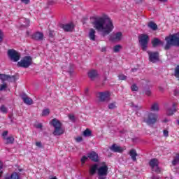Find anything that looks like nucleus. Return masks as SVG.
I'll use <instances>...</instances> for the list:
<instances>
[{
  "label": "nucleus",
  "instance_id": "nucleus-1",
  "mask_svg": "<svg viewBox=\"0 0 179 179\" xmlns=\"http://www.w3.org/2000/svg\"><path fill=\"white\" fill-rule=\"evenodd\" d=\"M94 27L100 33L103 37L108 36L114 30V24L108 16L95 17L92 22Z\"/></svg>",
  "mask_w": 179,
  "mask_h": 179
},
{
  "label": "nucleus",
  "instance_id": "nucleus-2",
  "mask_svg": "<svg viewBox=\"0 0 179 179\" xmlns=\"http://www.w3.org/2000/svg\"><path fill=\"white\" fill-rule=\"evenodd\" d=\"M166 44L164 46V50L166 51L170 50L171 47H179V34H173L165 38Z\"/></svg>",
  "mask_w": 179,
  "mask_h": 179
},
{
  "label": "nucleus",
  "instance_id": "nucleus-3",
  "mask_svg": "<svg viewBox=\"0 0 179 179\" xmlns=\"http://www.w3.org/2000/svg\"><path fill=\"white\" fill-rule=\"evenodd\" d=\"M50 125H52V127L55 128L53 131V135H55V136H61V135L64 134L62 123H61L59 120L54 118L51 120Z\"/></svg>",
  "mask_w": 179,
  "mask_h": 179
},
{
  "label": "nucleus",
  "instance_id": "nucleus-4",
  "mask_svg": "<svg viewBox=\"0 0 179 179\" xmlns=\"http://www.w3.org/2000/svg\"><path fill=\"white\" fill-rule=\"evenodd\" d=\"M159 120V115L153 113H149L143 117V122L147 125H155Z\"/></svg>",
  "mask_w": 179,
  "mask_h": 179
},
{
  "label": "nucleus",
  "instance_id": "nucleus-5",
  "mask_svg": "<svg viewBox=\"0 0 179 179\" xmlns=\"http://www.w3.org/2000/svg\"><path fill=\"white\" fill-rule=\"evenodd\" d=\"M150 40V38L148 34H142L138 36V43L143 51H146V50H148V44H149Z\"/></svg>",
  "mask_w": 179,
  "mask_h": 179
},
{
  "label": "nucleus",
  "instance_id": "nucleus-6",
  "mask_svg": "<svg viewBox=\"0 0 179 179\" xmlns=\"http://www.w3.org/2000/svg\"><path fill=\"white\" fill-rule=\"evenodd\" d=\"M31 65H33V58L30 56L24 57L20 62H17V66L18 68H29Z\"/></svg>",
  "mask_w": 179,
  "mask_h": 179
},
{
  "label": "nucleus",
  "instance_id": "nucleus-7",
  "mask_svg": "<svg viewBox=\"0 0 179 179\" xmlns=\"http://www.w3.org/2000/svg\"><path fill=\"white\" fill-rule=\"evenodd\" d=\"M7 55L13 62H17L20 59V53L14 49H9Z\"/></svg>",
  "mask_w": 179,
  "mask_h": 179
},
{
  "label": "nucleus",
  "instance_id": "nucleus-8",
  "mask_svg": "<svg viewBox=\"0 0 179 179\" xmlns=\"http://www.w3.org/2000/svg\"><path fill=\"white\" fill-rule=\"evenodd\" d=\"M98 179H106L108 174V166L103 165L98 168Z\"/></svg>",
  "mask_w": 179,
  "mask_h": 179
},
{
  "label": "nucleus",
  "instance_id": "nucleus-9",
  "mask_svg": "<svg viewBox=\"0 0 179 179\" xmlns=\"http://www.w3.org/2000/svg\"><path fill=\"white\" fill-rule=\"evenodd\" d=\"M99 99L101 103H110L111 101V93L108 91L99 92Z\"/></svg>",
  "mask_w": 179,
  "mask_h": 179
},
{
  "label": "nucleus",
  "instance_id": "nucleus-10",
  "mask_svg": "<svg viewBox=\"0 0 179 179\" xmlns=\"http://www.w3.org/2000/svg\"><path fill=\"white\" fill-rule=\"evenodd\" d=\"M0 79L2 82V83H4L5 81L8 80V82H11L15 83L16 82L17 79H19V76L15 75V76H9L6 74H1L0 73Z\"/></svg>",
  "mask_w": 179,
  "mask_h": 179
},
{
  "label": "nucleus",
  "instance_id": "nucleus-11",
  "mask_svg": "<svg viewBox=\"0 0 179 179\" xmlns=\"http://www.w3.org/2000/svg\"><path fill=\"white\" fill-rule=\"evenodd\" d=\"M8 131H4L2 134L1 136L3 138V139H4V141H6V145H13V143H15V138L13 137V136H8Z\"/></svg>",
  "mask_w": 179,
  "mask_h": 179
},
{
  "label": "nucleus",
  "instance_id": "nucleus-12",
  "mask_svg": "<svg viewBox=\"0 0 179 179\" xmlns=\"http://www.w3.org/2000/svg\"><path fill=\"white\" fill-rule=\"evenodd\" d=\"M149 55V61L150 62H152V64H155L159 61V52H147Z\"/></svg>",
  "mask_w": 179,
  "mask_h": 179
},
{
  "label": "nucleus",
  "instance_id": "nucleus-13",
  "mask_svg": "<svg viewBox=\"0 0 179 179\" xmlns=\"http://www.w3.org/2000/svg\"><path fill=\"white\" fill-rule=\"evenodd\" d=\"M151 43L152 44V47L154 48H156V47H163L164 45V42L162 41H160L159 38H154V39L151 41Z\"/></svg>",
  "mask_w": 179,
  "mask_h": 179
},
{
  "label": "nucleus",
  "instance_id": "nucleus-14",
  "mask_svg": "<svg viewBox=\"0 0 179 179\" xmlns=\"http://www.w3.org/2000/svg\"><path fill=\"white\" fill-rule=\"evenodd\" d=\"M21 99L24 101V104H27V106H31V104H33V99H31L30 97H28L27 94L25 93L21 95Z\"/></svg>",
  "mask_w": 179,
  "mask_h": 179
},
{
  "label": "nucleus",
  "instance_id": "nucleus-15",
  "mask_svg": "<svg viewBox=\"0 0 179 179\" xmlns=\"http://www.w3.org/2000/svg\"><path fill=\"white\" fill-rule=\"evenodd\" d=\"M109 149L111 150V152H114L115 153H122V152H124L122 148L117 145V144H113Z\"/></svg>",
  "mask_w": 179,
  "mask_h": 179
},
{
  "label": "nucleus",
  "instance_id": "nucleus-16",
  "mask_svg": "<svg viewBox=\"0 0 179 179\" xmlns=\"http://www.w3.org/2000/svg\"><path fill=\"white\" fill-rule=\"evenodd\" d=\"M122 37V32L119 31L117 33H113L110 36V40H112V41H120Z\"/></svg>",
  "mask_w": 179,
  "mask_h": 179
},
{
  "label": "nucleus",
  "instance_id": "nucleus-17",
  "mask_svg": "<svg viewBox=\"0 0 179 179\" xmlns=\"http://www.w3.org/2000/svg\"><path fill=\"white\" fill-rule=\"evenodd\" d=\"M31 38L36 41H41L44 38V34L41 32H36L31 36Z\"/></svg>",
  "mask_w": 179,
  "mask_h": 179
},
{
  "label": "nucleus",
  "instance_id": "nucleus-18",
  "mask_svg": "<svg viewBox=\"0 0 179 179\" xmlns=\"http://www.w3.org/2000/svg\"><path fill=\"white\" fill-rule=\"evenodd\" d=\"M87 155L88 159H90V160H92V162H94L95 163H97V162H99V155H97L96 152L92 151Z\"/></svg>",
  "mask_w": 179,
  "mask_h": 179
},
{
  "label": "nucleus",
  "instance_id": "nucleus-19",
  "mask_svg": "<svg viewBox=\"0 0 179 179\" xmlns=\"http://www.w3.org/2000/svg\"><path fill=\"white\" fill-rule=\"evenodd\" d=\"M99 171V164H94L90 168V175L94 176Z\"/></svg>",
  "mask_w": 179,
  "mask_h": 179
},
{
  "label": "nucleus",
  "instance_id": "nucleus-20",
  "mask_svg": "<svg viewBox=\"0 0 179 179\" xmlns=\"http://www.w3.org/2000/svg\"><path fill=\"white\" fill-rule=\"evenodd\" d=\"M61 27L64 31H72L73 30V24H62Z\"/></svg>",
  "mask_w": 179,
  "mask_h": 179
},
{
  "label": "nucleus",
  "instance_id": "nucleus-21",
  "mask_svg": "<svg viewBox=\"0 0 179 179\" xmlns=\"http://www.w3.org/2000/svg\"><path fill=\"white\" fill-rule=\"evenodd\" d=\"M173 109H171V108H168L167 111H166V114L167 115H173L174 114V113L177 112V103H173L172 105Z\"/></svg>",
  "mask_w": 179,
  "mask_h": 179
},
{
  "label": "nucleus",
  "instance_id": "nucleus-22",
  "mask_svg": "<svg viewBox=\"0 0 179 179\" xmlns=\"http://www.w3.org/2000/svg\"><path fill=\"white\" fill-rule=\"evenodd\" d=\"M97 76H99V73L96 70H91L88 72V77L91 80H94Z\"/></svg>",
  "mask_w": 179,
  "mask_h": 179
},
{
  "label": "nucleus",
  "instance_id": "nucleus-23",
  "mask_svg": "<svg viewBox=\"0 0 179 179\" xmlns=\"http://www.w3.org/2000/svg\"><path fill=\"white\" fill-rule=\"evenodd\" d=\"M88 36L92 41H96V30H94L93 28H91L90 29Z\"/></svg>",
  "mask_w": 179,
  "mask_h": 179
},
{
  "label": "nucleus",
  "instance_id": "nucleus-24",
  "mask_svg": "<svg viewBox=\"0 0 179 179\" xmlns=\"http://www.w3.org/2000/svg\"><path fill=\"white\" fill-rule=\"evenodd\" d=\"M20 23L21 24V27H29L30 25V20L26 18H22L20 20Z\"/></svg>",
  "mask_w": 179,
  "mask_h": 179
},
{
  "label": "nucleus",
  "instance_id": "nucleus-25",
  "mask_svg": "<svg viewBox=\"0 0 179 179\" xmlns=\"http://www.w3.org/2000/svg\"><path fill=\"white\" fill-rule=\"evenodd\" d=\"M129 155H130V157H131V159L134 162H136V156H138V153H136V150L135 149H131L129 152Z\"/></svg>",
  "mask_w": 179,
  "mask_h": 179
},
{
  "label": "nucleus",
  "instance_id": "nucleus-26",
  "mask_svg": "<svg viewBox=\"0 0 179 179\" xmlns=\"http://www.w3.org/2000/svg\"><path fill=\"white\" fill-rule=\"evenodd\" d=\"M149 164H150L151 169H153V168L156 167L157 166H159V161L157 160V159L153 158L150 161Z\"/></svg>",
  "mask_w": 179,
  "mask_h": 179
},
{
  "label": "nucleus",
  "instance_id": "nucleus-27",
  "mask_svg": "<svg viewBox=\"0 0 179 179\" xmlns=\"http://www.w3.org/2000/svg\"><path fill=\"white\" fill-rule=\"evenodd\" d=\"M174 76L179 81V65H177L174 69Z\"/></svg>",
  "mask_w": 179,
  "mask_h": 179
},
{
  "label": "nucleus",
  "instance_id": "nucleus-28",
  "mask_svg": "<svg viewBox=\"0 0 179 179\" xmlns=\"http://www.w3.org/2000/svg\"><path fill=\"white\" fill-rule=\"evenodd\" d=\"M148 27H150V29H152V30L155 31L157 29V24L151 21L148 23Z\"/></svg>",
  "mask_w": 179,
  "mask_h": 179
},
{
  "label": "nucleus",
  "instance_id": "nucleus-29",
  "mask_svg": "<svg viewBox=\"0 0 179 179\" xmlns=\"http://www.w3.org/2000/svg\"><path fill=\"white\" fill-rule=\"evenodd\" d=\"M83 136H85V137L92 136V131L89 129H86L83 131Z\"/></svg>",
  "mask_w": 179,
  "mask_h": 179
},
{
  "label": "nucleus",
  "instance_id": "nucleus-30",
  "mask_svg": "<svg viewBox=\"0 0 179 179\" xmlns=\"http://www.w3.org/2000/svg\"><path fill=\"white\" fill-rule=\"evenodd\" d=\"M159 103H154L151 106V111H159Z\"/></svg>",
  "mask_w": 179,
  "mask_h": 179
},
{
  "label": "nucleus",
  "instance_id": "nucleus-31",
  "mask_svg": "<svg viewBox=\"0 0 179 179\" xmlns=\"http://www.w3.org/2000/svg\"><path fill=\"white\" fill-rule=\"evenodd\" d=\"M179 163V154H177L173 160L172 161L173 166H176Z\"/></svg>",
  "mask_w": 179,
  "mask_h": 179
},
{
  "label": "nucleus",
  "instance_id": "nucleus-32",
  "mask_svg": "<svg viewBox=\"0 0 179 179\" xmlns=\"http://www.w3.org/2000/svg\"><path fill=\"white\" fill-rule=\"evenodd\" d=\"M108 108L109 110H114V108H117V102H112L108 105Z\"/></svg>",
  "mask_w": 179,
  "mask_h": 179
},
{
  "label": "nucleus",
  "instance_id": "nucleus-33",
  "mask_svg": "<svg viewBox=\"0 0 179 179\" xmlns=\"http://www.w3.org/2000/svg\"><path fill=\"white\" fill-rule=\"evenodd\" d=\"M122 48V46H121V45H117L114 46L113 52H120V51L121 50Z\"/></svg>",
  "mask_w": 179,
  "mask_h": 179
},
{
  "label": "nucleus",
  "instance_id": "nucleus-34",
  "mask_svg": "<svg viewBox=\"0 0 179 179\" xmlns=\"http://www.w3.org/2000/svg\"><path fill=\"white\" fill-rule=\"evenodd\" d=\"M0 110L3 114H8V108L6 107L5 105H1Z\"/></svg>",
  "mask_w": 179,
  "mask_h": 179
},
{
  "label": "nucleus",
  "instance_id": "nucleus-35",
  "mask_svg": "<svg viewBox=\"0 0 179 179\" xmlns=\"http://www.w3.org/2000/svg\"><path fill=\"white\" fill-rule=\"evenodd\" d=\"M143 93H144V94H145L146 96H151L152 91L150 90V88L144 89Z\"/></svg>",
  "mask_w": 179,
  "mask_h": 179
},
{
  "label": "nucleus",
  "instance_id": "nucleus-36",
  "mask_svg": "<svg viewBox=\"0 0 179 179\" xmlns=\"http://www.w3.org/2000/svg\"><path fill=\"white\" fill-rule=\"evenodd\" d=\"M50 115V110L48 108L44 109L42 112V117H47Z\"/></svg>",
  "mask_w": 179,
  "mask_h": 179
},
{
  "label": "nucleus",
  "instance_id": "nucleus-37",
  "mask_svg": "<svg viewBox=\"0 0 179 179\" xmlns=\"http://www.w3.org/2000/svg\"><path fill=\"white\" fill-rule=\"evenodd\" d=\"M152 171H155L157 174H159L161 170L160 167H159V165H157V166H155L154 168H151Z\"/></svg>",
  "mask_w": 179,
  "mask_h": 179
},
{
  "label": "nucleus",
  "instance_id": "nucleus-38",
  "mask_svg": "<svg viewBox=\"0 0 179 179\" xmlns=\"http://www.w3.org/2000/svg\"><path fill=\"white\" fill-rule=\"evenodd\" d=\"M10 178L11 179H20V176H19V174H17V173L15 172V173H12V175L10 176Z\"/></svg>",
  "mask_w": 179,
  "mask_h": 179
},
{
  "label": "nucleus",
  "instance_id": "nucleus-39",
  "mask_svg": "<svg viewBox=\"0 0 179 179\" xmlns=\"http://www.w3.org/2000/svg\"><path fill=\"white\" fill-rule=\"evenodd\" d=\"M87 159H89V155L83 156V157L80 159V162H81L82 164H85L86 163V160H87Z\"/></svg>",
  "mask_w": 179,
  "mask_h": 179
},
{
  "label": "nucleus",
  "instance_id": "nucleus-40",
  "mask_svg": "<svg viewBox=\"0 0 179 179\" xmlns=\"http://www.w3.org/2000/svg\"><path fill=\"white\" fill-rule=\"evenodd\" d=\"M139 90V87L136 86V84H133L131 85V92H138Z\"/></svg>",
  "mask_w": 179,
  "mask_h": 179
},
{
  "label": "nucleus",
  "instance_id": "nucleus-41",
  "mask_svg": "<svg viewBox=\"0 0 179 179\" xmlns=\"http://www.w3.org/2000/svg\"><path fill=\"white\" fill-rule=\"evenodd\" d=\"M118 78H119L120 80H126L127 76H125L124 74H120V75H119Z\"/></svg>",
  "mask_w": 179,
  "mask_h": 179
},
{
  "label": "nucleus",
  "instance_id": "nucleus-42",
  "mask_svg": "<svg viewBox=\"0 0 179 179\" xmlns=\"http://www.w3.org/2000/svg\"><path fill=\"white\" fill-rule=\"evenodd\" d=\"M69 120H71L72 121V122H75V121H76L75 115H69Z\"/></svg>",
  "mask_w": 179,
  "mask_h": 179
},
{
  "label": "nucleus",
  "instance_id": "nucleus-43",
  "mask_svg": "<svg viewBox=\"0 0 179 179\" xmlns=\"http://www.w3.org/2000/svg\"><path fill=\"white\" fill-rule=\"evenodd\" d=\"M75 139L77 143H80V142H82V141H83V138H82V136H78Z\"/></svg>",
  "mask_w": 179,
  "mask_h": 179
},
{
  "label": "nucleus",
  "instance_id": "nucleus-44",
  "mask_svg": "<svg viewBox=\"0 0 179 179\" xmlns=\"http://www.w3.org/2000/svg\"><path fill=\"white\" fill-rule=\"evenodd\" d=\"M7 86H6V84H3L0 86V90L2 91V90H5L6 89Z\"/></svg>",
  "mask_w": 179,
  "mask_h": 179
},
{
  "label": "nucleus",
  "instance_id": "nucleus-45",
  "mask_svg": "<svg viewBox=\"0 0 179 179\" xmlns=\"http://www.w3.org/2000/svg\"><path fill=\"white\" fill-rule=\"evenodd\" d=\"M3 40V33L0 30V43Z\"/></svg>",
  "mask_w": 179,
  "mask_h": 179
},
{
  "label": "nucleus",
  "instance_id": "nucleus-46",
  "mask_svg": "<svg viewBox=\"0 0 179 179\" xmlns=\"http://www.w3.org/2000/svg\"><path fill=\"white\" fill-rule=\"evenodd\" d=\"M173 94L174 96H178L179 95V90L176 89L174 91H173Z\"/></svg>",
  "mask_w": 179,
  "mask_h": 179
},
{
  "label": "nucleus",
  "instance_id": "nucleus-47",
  "mask_svg": "<svg viewBox=\"0 0 179 179\" xmlns=\"http://www.w3.org/2000/svg\"><path fill=\"white\" fill-rule=\"evenodd\" d=\"M134 108H135V110H136L138 111L139 110H142V106H139L138 105H136Z\"/></svg>",
  "mask_w": 179,
  "mask_h": 179
},
{
  "label": "nucleus",
  "instance_id": "nucleus-48",
  "mask_svg": "<svg viewBox=\"0 0 179 179\" xmlns=\"http://www.w3.org/2000/svg\"><path fill=\"white\" fill-rule=\"evenodd\" d=\"M36 146H37L38 148H42L43 145H41V142H36Z\"/></svg>",
  "mask_w": 179,
  "mask_h": 179
},
{
  "label": "nucleus",
  "instance_id": "nucleus-49",
  "mask_svg": "<svg viewBox=\"0 0 179 179\" xmlns=\"http://www.w3.org/2000/svg\"><path fill=\"white\" fill-rule=\"evenodd\" d=\"M164 135L166 136V137H167V136H169V131H167V130H164Z\"/></svg>",
  "mask_w": 179,
  "mask_h": 179
},
{
  "label": "nucleus",
  "instance_id": "nucleus-50",
  "mask_svg": "<svg viewBox=\"0 0 179 179\" xmlns=\"http://www.w3.org/2000/svg\"><path fill=\"white\" fill-rule=\"evenodd\" d=\"M151 179H162V178L153 175V176L151 177Z\"/></svg>",
  "mask_w": 179,
  "mask_h": 179
},
{
  "label": "nucleus",
  "instance_id": "nucleus-51",
  "mask_svg": "<svg viewBox=\"0 0 179 179\" xmlns=\"http://www.w3.org/2000/svg\"><path fill=\"white\" fill-rule=\"evenodd\" d=\"M21 1H22V2H23L26 5H27L30 2V0H21Z\"/></svg>",
  "mask_w": 179,
  "mask_h": 179
},
{
  "label": "nucleus",
  "instance_id": "nucleus-52",
  "mask_svg": "<svg viewBox=\"0 0 179 179\" xmlns=\"http://www.w3.org/2000/svg\"><path fill=\"white\" fill-rule=\"evenodd\" d=\"M68 72H69L70 76H72V75L73 73V69H71Z\"/></svg>",
  "mask_w": 179,
  "mask_h": 179
},
{
  "label": "nucleus",
  "instance_id": "nucleus-53",
  "mask_svg": "<svg viewBox=\"0 0 179 179\" xmlns=\"http://www.w3.org/2000/svg\"><path fill=\"white\" fill-rule=\"evenodd\" d=\"M36 128H38V129L43 128V124H41V123L38 124L36 126Z\"/></svg>",
  "mask_w": 179,
  "mask_h": 179
},
{
  "label": "nucleus",
  "instance_id": "nucleus-54",
  "mask_svg": "<svg viewBox=\"0 0 179 179\" xmlns=\"http://www.w3.org/2000/svg\"><path fill=\"white\" fill-rule=\"evenodd\" d=\"M50 37H54V32L50 31V34H49Z\"/></svg>",
  "mask_w": 179,
  "mask_h": 179
},
{
  "label": "nucleus",
  "instance_id": "nucleus-55",
  "mask_svg": "<svg viewBox=\"0 0 179 179\" xmlns=\"http://www.w3.org/2000/svg\"><path fill=\"white\" fill-rule=\"evenodd\" d=\"M48 5H54V1H49L48 2Z\"/></svg>",
  "mask_w": 179,
  "mask_h": 179
},
{
  "label": "nucleus",
  "instance_id": "nucleus-56",
  "mask_svg": "<svg viewBox=\"0 0 179 179\" xmlns=\"http://www.w3.org/2000/svg\"><path fill=\"white\" fill-rule=\"evenodd\" d=\"M136 105H135L134 103V102H131V103H130V107H131L132 108H134V107L136 106Z\"/></svg>",
  "mask_w": 179,
  "mask_h": 179
},
{
  "label": "nucleus",
  "instance_id": "nucleus-57",
  "mask_svg": "<svg viewBox=\"0 0 179 179\" xmlns=\"http://www.w3.org/2000/svg\"><path fill=\"white\" fill-rule=\"evenodd\" d=\"M3 168V164H2V162L0 161V170H2Z\"/></svg>",
  "mask_w": 179,
  "mask_h": 179
},
{
  "label": "nucleus",
  "instance_id": "nucleus-58",
  "mask_svg": "<svg viewBox=\"0 0 179 179\" xmlns=\"http://www.w3.org/2000/svg\"><path fill=\"white\" fill-rule=\"evenodd\" d=\"M106 48L105 47L101 48V52H106Z\"/></svg>",
  "mask_w": 179,
  "mask_h": 179
},
{
  "label": "nucleus",
  "instance_id": "nucleus-59",
  "mask_svg": "<svg viewBox=\"0 0 179 179\" xmlns=\"http://www.w3.org/2000/svg\"><path fill=\"white\" fill-rule=\"evenodd\" d=\"M138 71V69H131V72H136Z\"/></svg>",
  "mask_w": 179,
  "mask_h": 179
},
{
  "label": "nucleus",
  "instance_id": "nucleus-60",
  "mask_svg": "<svg viewBox=\"0 0 179 179\" xmlns=\"http://www.w3.org/2000/svg\"><path fill=\"white\" fill-rule=\"evenodd\" d=\"M159 91L160 92H164V88L159 87Z\"/></svg>",
  "mask_w": 179,
  "mask_h": 179
},
{
  "label": "nucleus",
  "instance_id": "nucleus-61",
  "mask_svg": "<svg viewBox=\"0 0 179 179\" xmlns=\"http://www.w3.org/2000/svg\"><path fill=\"white\" fill-rule=\"evenodd\" d=\"M30 34V32L29 31H27V36H29Z\"/></svg>",
  "mask_w": 179,
  "mask_h": 179
},
{
  "label": "nucleus",
  "instance_id": "nucleus-62",
  "mask_svg": "<svg viewBox=\"0 0 179 179\" xmlns=\"http://www.w3.org/2000/svg\"><path fill=\"white\" fill-rule=\"evenodd\" d=\"M18 171H20V172L23 171V169H18Z\"/></svg>",
  "mask_w": 179,
  "mask_h": 179
},
{
  "label": "nucleus",
  "instance_id": "nucleus-63",
  "mask_svg": "<svg viewBox=\"0 0 179 179\" xmlns=\"http://www.w3.org/2000/svg\"><path fill=\"white\" fill-rule=\"evenodd\" d=\"M51 179H58V178H57V177H53Z\"/></svg>",
  "mask_w": 179,
  "mask_h": 179
},
{
  "label": "nucleus",
  "instance_id": "nucleus-64",
  "mask_svg": "<svg viewBox=\"0 0 179 179\" xmlns=\"http://www.w3.org/2000/svg\"><path fill=\"white\" fill-rule=\"evenodd\" d=\"M5 179H10V178H6Z\"/></svg>",
  "mask_w": 179,
  "mask_h": 179
}]
</instances>
